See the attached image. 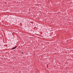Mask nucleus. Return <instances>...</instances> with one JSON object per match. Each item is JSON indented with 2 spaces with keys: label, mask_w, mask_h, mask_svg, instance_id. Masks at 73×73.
<instances>
[{
  "label": "nucleus",
  "mask_w": 73,
  "mask_h": 73,
  "mask_svg": "<svg viewBox=\"0 0 73 73\" xmlns=\"http://www.w3.org/2000/svg\"><path fill=\"white\" fill-rule=\"evenodd\" d=\"M16 48H17V47L15 46V47H14L13 48H12L11 49H12V50H13V49H16Z\"/></svg>",
  "instance_id": "obj_1"
},
{
  "label": "nucleus",
  "mask_w": 73,
  "mask_h": 73,
  "mask_svg": "<svg viewBox=\"0 0 73 73\" xmlns=\"http://www.w3.org/2000/svg\"><path fill=\"white\" fill-rule=\"evenodd\" d=\"M22 54H23V52H22Z\"/></svg>",
  "instance_id": "obj_2"
}]
</instances>
